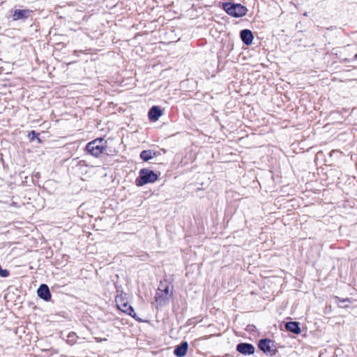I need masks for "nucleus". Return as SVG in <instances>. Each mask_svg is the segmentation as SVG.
Here are the masks:
<instances>
[{
    "instance_id": "17",
    "label": "nucleus",
    "mask_w": 357,
    "mask_h": 357,
    "mask_svg": "<svg viewBox=\"0 0 357 357\" xmlns=\"http://www.w3.org/2000/svg\"><path fill=\"white\" fill-rule=\"evenodd\" d=\"M38 135V133L36 132L34 130H32L29 133L28 136L31 141L36 139L38 142H40V139L39 138Z\"/></svg>"
},
{
    "instance_id": "15",
    "label": "nucleus",
    "mask_w": 357,
    "mask_h": 357,
    "mask_svg": "<svg viewBox=\"0 0 357 357\" xmlns=\"http://www.w3.org/2000/svg\"><path fill=\"white\" fill-rule=\"evenodd\" d=\"M77 336L76 333L74 332H70L67 336L66 342L69 344L73 345L77 342Z\"/></svg>"
},
{
    "instance_id": "8",
    "label": "nucleus",
    "mask_w": 357,
    "mask_h": 357,
    "mask_svg": "<svg viewBox=\"0 0 357 357\" xmlns=\"http://www.w3.org/2000/svg\"><path fill=\"white\" fill-rule=\"evenodd\" d=\"M164 294L165 291L159 293V291H157L155 296V302L160 306L168 303L169 298L172 297V292L169 291V295L166 297H165Z\"/></svg>"
},
{
    "instance_id": "18",
    "label": "nucleus",
    "mask_w": 357,
    "mask_h": 357,
    "mask_svg": "<svg viewBox=\"0 0 357 357\" xmlns=\"http://www.w3.org/2000/svg\"><path fill=\"white\" fill-rule=\"evenodd\" d=\"M151 112H162L161 109L158 106H153L149 110Z\"/></svg>"
},
{
    "instance_id": "13",
    "label": "nucleus",
    "mask_w": 357,
    "mask_h": 357,
    "mask_svg": "<svg viewBox=\"0 0 357 357\" xmlns=\"http://www.w3.org/2000/svg\"><path fill=\"white\" fill-rule=\"evenodd\" d=\"M169 285L170 283L167 282V280L161 281L157 291H159V293L162 291H165V297L169 295Z\"/></svg>"
},
{
    "instance_id": "11",
    "label": "nucleus",
    "mask_w": 357,
    "mask_h": 357,
    "mask_svg": "<svg viewBox=\"0 0 357 357\" xmlns=\"http://www.w3.org/2000/svg\"><path fill=\"white\" fill-rule=\"evenodd\" d=\"M285 328L288 331L292 332L294 334H299L301 333L299 323L296 321L287 322L285 325Z\"/></svg>"
},
{
    "instance_id": "3",
    "label": "nucleus",
    "mask_w": 357,
    "mask_h": 357,
    "mask_svg": "<svg viewBox=\"0 0 357 357\" xmlns=\"http://www.w3.org/2000/svg\"><path fill=\"white\" fill-rule=\"evenodd\" d=\"M158 175L153 171L149 169H142L139 176L136 179V185L142 186L149 183H153L158 179Z\"/></svg>"
},
{
    "instance_id": "14",
    "label": "nucleus",
    "mask_w": 357,
    "mask_h": 357,
    "mask_svg": "<svg viewBox=\"0 0 357 357\" xmlns=\"http://www.w3.org/2000/svg\"><path fill=\"white\" fill-rule=\"evenodd\" d=\"M155 155V153H152L151 150H144L140 153V158L144 161H148L153 158Z\"/></svg>"
},
{
    "instance_id": "2",
    "label": "nucleus",
    "mask_w": 357,
    "mask_h": 357,
    "mask_svg": "<svg viewBox=\"0 0 357 357\" xmlns=\"http://www.w3.org/2000/svg\"><path fill=\"white\" fill-rule=\"evenodd\" d=\"M107 142L103 138L96 139L87 144L86 151L95 157H98L106 148Z\"/></svg>"
},
{
    "instance_id": "5",
    "label": "nucleus",
    "mask_w": 357,
    "mask_h": 357,
    "mask_svg": "<svg viewBox=\"0 0 357 357\" xmlns=\"http://www.w3.org/2000/svg\"><path fill=\"white\" fill-rule=\"evenodd\" d=\"M37 294L40 298L45 301H49L51 299V293L46 284H42L39 286Z\"/></svg>"
},
{
    "instance_id": "10",
    "label": "nucleus",
    "mask_w": 357,
    "mask_h": 357,
    "mask_svg": "<svg viewBox=\"0 0 357 357\" xmlns=\"http://www.w3.org/2000/svg\"><path fill=\"white\" fill-rule=\"evenodd\" d=\"M241 38L245 45H250L253 40V35L249 29H243L241 31Z\"/></svg>"
},
{
    "instance_id": "6",
    "label": "nucleus",
    "mask_w": 357,
    "mask_h": 357,
    "mask_svg": "<svg viewBox=\"0 0 357 357\" xmlns=\"http://www.w3.org/2000/svg\"><path fill=\"white\" fill-rule=\"evenodd\" d=\"M236 350L244 355H250L255 352V347L249 343H240L236 347Z\"/></svg>"
},
{
    "instance_id": "12",
    "label": "nucleus",
    "mask_w": 357,
    "mask_h": 357,
    "mask_svg": "<svg viewBox=\"0 0 357 357\" xmlns=\"http://www.w3.org/2000/svg\"><path fill=\"white\" fill-rule=\"evenodd\" d=\"M119 308L122 312H123L128 314V315L131 316L132 317L136 319L137 314L135 312L134 308L131 305L125 303H123L121 305H119Z\"/></svg>"
},
{
    "instance_id": "19",
    "label": "nucleus",
    "mask_w": 357,
    "mask_h": 357,
    "mask_svg": "<svg viewBox=\"0 0 357 357\" xmlns=\"http://www.w3.org/2000/svg\"><path fill=\"white\" fill-rule=\"evenodd\" d=\"M340 301V302H346V301H349V300L348 299H344V300H341Z\"/></svg>"
},
{
    "instance_id": "16",
    "label": "nucleus",
    "mask_w": 357,
    "mask_h": 357,
    "mask_svg": "<svg viewBox=\"0 0 357 357\" xmlns=\"http://www.w3.org/2000/svg\"><path fill=\"white\" fill-rule=\"evenodd\" d=\"M163 113H148L149 119L151 121H156Z\"/></svg>"
},
{
    "instance_id": "1",
    "label": "nucleus",
    "mask_w": 357,
    "mask_h": 357,
    "mask_svg": "<svg viewBox=\"0 0 357 357\" xmlns=\"http://www.w3.org/2000/svg\"><path fill=\"white\" fill-rule=\"evenodd\" d=\"M223 8L225 12L234 17H240L246 15L248 9L239 3L227 2L223 3Z\"/></svg>"
},
{
    "instance_id": "9",
    "label": "nucleus",
    "mask_w": 357,
    "mask_h": 357,
    "mask_svg": "<svg viewBox=\"0 0 357 357\" xmlns=\"http://www.w3.org/2000/svg\"><path fill=\"white\" fill-rule=\"evenodd\" d=\"M31 11L28 9L20 10L17 9L13 15V20L26 19L30 16Z\"/></svg>"
},
{
    "instance_id": "4",
    "label": "nucleus",
    "mask_w": 357,
    "mask_h": 357,
    "mask_svg": "<svg viewBox=\"0 0 357 357\" xmlns=\"http://www.w3.org/2000/svg\"><path fill=\"white\" fill-rule=\"evenodd\" d=\"M258 347L267 355L273 356L275 354L277 349L273 341L270 339H261L258 343Z\"/></svg>"
},
{
    "instance_id": "7",
    "label": "nucleus",
    "mask_w": 357,
    "mask_h": 357,
    "mask_svg": "<svg viewBox=\"0 0 357 357\" xmlns=\"http://www.w3.org/2000/svg\"><path fill=\"white\" fill-rule=\"evenodd\" d=\"M188 349V343L187 342H182L180 344L177 345L174 350V354L177 357H183L186 355Z\"/></svg>"
}]
</instances>
